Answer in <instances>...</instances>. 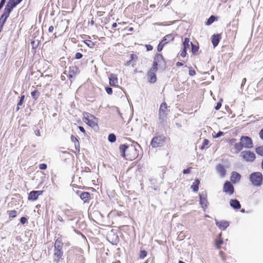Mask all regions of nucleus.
<instances>
[{"mask_svg": "<svg viewBox=\"0 0 263 263\" xmlns=\"http://www.w3.org/2000/svg\"><path fill=\"white\" fill-rule=\"evenodd\" d=\"M253 146L252 140L248 136H242L240 139V142L234 145V149L236 153L240 152L242 148H250Z\"/></svg>", "mask_w": 263, "mask_h": 263, "instance_id": "1", "label": "nucleus"}, {"mask_svg": "<svg viewBox=\"0 0 263 263\" xmlns=\"http://www.w3.org/2000/svg\"><path fill=\"white\" fill-rule=\"evenodd\" d=\"M119 150L120 155L123 157H125V153L126 151L130 152L132 153V156H130L128 159H135L138 156L136 148L135 147H133L132 146H128L125 144H122L120 146Z\"/></svg>", "mask_w": 263, "mask_h": 263, "instance_id": "2", "label": "nucleus"}, {"mask_svg": "<svg viewBox=\"0 0 263 263\" xmlns=\"http://www.w3.org/2000/svg\"><path fill=\"white\" fill-rule=\"evenodd\" d=\"M158 70V64L156 62H154L152 67L147 73V80L151 83H154L157 80L156 72Z\"/></svg>", "mask_w": 263, "mask_h": 263, "instance_id": "3", "label": "nucleus"}, {"mask_svg": "<svg viewBox=\"0 0 263 263\" xmlns=\"http://www.w3.org/2000/svg\"><path fill=\"white\" fill-rule=\"evenodd\" d=\"M250 180L252 184L255 186H260L262 181V176L260 172H255L250 175Z\"/></svg>", "mask_w": 263, "mask_h": 263, "instance_id": "4", "label": "nucleus"}, {"mask_svg": "<svg viewBox=\"0 0 263 263\" xmlns=\"http://www.w3.org/2000/svg\"><path fill=\"white\" fill-rule=\"evenodd\" d=\"M83 121L90 127H94L97 124L98 119L93 115L85 112L84 114Z\"/></svg>", "mask_w": 263, "mask_h": 263, "instance_id": "5", "label": "nucleus"}, {"mask_svg": "<svg viewBox=\"0 0 263 263\" xmlns=\"http://www.w3.org/2000/svg\"><path fill=\"white\" fill-rule=\"evenodd\" d=\"M165 140V137L162 135L157 136L153 138L151 141V145L153 147L156 148L162 146Z\"/></svg>", "mask_w": 263, "mask_h": 263, "instance_id": "6", "label": "nucleus"}, {"mask_svg": "<svg viewBox=\"0 0 263 263\" xmlns=\"http://www.w3.org/2000/svg\"><path fill=\"white\" fill-rule=\"evenodd\" d=\"M167 105L165 102H163L161 104L159 110V118L162 121H163L167 115Z\"/></svg>", "mask_w": 263, "mask_h": 263, "instance_id": "7", "label": "nucleus"}, {"mask_svg": "<svg viewBox=\"0 0 263 263\" xmlns=\"http://www.w3.org/2000/svg\"><path fill=\"white\" fill-rule=\"evenodd\" d=\"M14 7H15L14 4H12L9 1H8L4 9V13L1 16V17L7 20Z\"/></svg>", "mask_w": 263, "mask_h": 263, "instance_id": "8", "label": "nucleus"}, {"mask_svg": "<svg viewBox=\"0 0 263 263\" xmlns=\"http://www.w3.org/2000/svg\"><path fill=\"white\" fill-rule=\"evenodd\" d=\"M240 156L247 161L252 162L255 159V154L250 151H242L240 154Z\"/></svg>", "mask_w": 263, "mask_h": 263, "instance_id": "9", "label": "nucleus"}, {"mask_svg": "<svg viewBox=\"0 0 263 263\" xmlns=\"http://www.w3.org/2000/svg\"><path fill=\"white\" fill-rule=\"evenodd\" d=\"M234 187L229 181H226L223 185V191L227 194L231 195L234 193Z\"/></svg>", "mask_w": 263, "mask_h": 263, "instance_id": "10", "label": "nucleus"}, {"mask_svg": "<svg viewBox=\"0 0 263 263\" xmlns=\"http://www.w3.org/2000/svg\"><path fill=\"white\" fill-rule=\"evenodd\" d=\"M79 72L80 70L78 67L76 66L70 67L68 77L69 79L71 80L72 78L75 77Z\"/></svg>", "mask_w": 263, "mask_h": 263, "instance_id": "11", "label": "nucleus"}, {"mask_svg": "<svg viewBox=\"0 0 263 263\" xmlns=\"http://www.w3.org/2000/svg\"><path fill=\"white\" fill-rule=\"evenodd\" d=\"M200 204L203 210L205 211L208 204V201L206 199V195L205 194H200Z\"/></svg>", "mask_w": 263, "mask_h": 263, "instance_id": "12", "label": "nucleus"}, {"mask_svg": "<svg viewBox=\"0 0 263 263\" xmlns=\"http://www.w3.org/2000/svg\"><path fill=\"white\" fill-rule=\"evenodd\" d=\"M63 252L62 250L54 249V260L58 263L63 256Z\"/></svg>", "mask_w": 263, "mask_h": 263, "instance_id": "13", "label": "nucleus"}, {"mask_svg": "<svg viewBox=\"0 0 263 263\" xmlns=\"http://www.w3.org/2000/svg\"><path fill=\"white\" fill-rule=\"evenodd\" d=\"M240 178L241 176L239 173L236 172H233L231 173L230 180L233 183H236L239 181Z\"/></svg>", "mask_w": 263, "mask_h": 263, "instance_id": "14", "label": "nucleus"}, {"mask_svg": "<svg viewBox=\"0 0 263 263\" xmlns=\"http://www.w3.org/2000/svg\"><path fill=\"white\" fill-rule=\"evenodd\" d=\"M109 84L111 86H117L118 84V79L117 76L114 73L110 74L109 77Z\"/></svg>", "mask_w": 263, "mask_h": 263, "instance_id": "15", "label": "nucleus"}, {"mask_svg": "<svg viewBox=\"0 0 263 263\" xmlns=\"http://www.w3.org/2000/svg\"><path fill=\"white\" fill-rule=\"evenodd\" d=\"M216 171L220 174V176L223 177L226 174V170L224 166L221 164H219L216 166Z\"/></svg>", "mask_w": 263, "mask_h": 263, "instance_id": "16", "label": "nucleus"}, {"mask_svg": "<svg viewBox=\"0 0 263 263\" xmlns=\"http://www.w3.org/2000/svg\"><path fill=\"white\" fill-rule=\"evenodd\" d=\"M216 225L221 230H224L229 226V223L227 221H221L220 222L215 220Z\"/></svg>", "mask_w": 263, "mask_h": 263, "instance_id": "17", "label": "nucleus"}, {"mask_svg": "<svg viewBox=\"0 0 263 263\" xmlns=\"http://www.w3.org/2000/svg\"><path fill=\"white\" fill-rule=\"evenodd\" d=\"M42 192L37 191H32L30 193L28 197V199L29 200H35L37 199L39 195L41 194Z\"/></svg>", "mask_w": 263, "mask_h": 263, "instance_id": "18", "label": "nucleus"}, {"mask_svg": "<svg viewBox=\"0 0 263 263\" xmlns=\"http://www.w3.org/2000/svg\"><path fill=\"white\" fill-rule=\"evenodd\" d=\"M230 204L234 209H239L241 207L239 201L236 199H231L230 200Z\"/></svg>", "mask_w": 263, "mask_h": 263, "instance_id": "19", "label": "nucleus"}, {"mask_svg": "<svg viewBox=\"0 0 263 263\" xmlns=\"http://www.w3.org/2000/svg\"><path fill=\"white\" fill-rule=\"evenodd\" d=\"M63 243L61 238H58L55 240L54 243V249L62 250Z\"/></svg>", "mask_w": 263, "mask_h": 263, "instance_id": "20", "label": "nucleus"}, {"mask_svg": "<svg viewBox=\"0 0 263 263\" xmlns=\"http://www.w3.org/2000/svg\"><path fill=\"white\" fill-rule=\"evenodd\" d=\"M174 39V36L173 34H169L165 36L163 40L162 41L163 43H165V44L167 43L173 41Z\"/></svg>", "mask_w": 263, "mask_h": 263, "instance_id": "21", "label": "nucleus"}, {"mask_svg": "<svg viewBox=\"0 0 263 263\" xmlns=\"http://www.w3.org/2000/svg\"><path fill=\"white\" fill-rule=\"evenodd\" d=\"M219 35L218 34L213 35L212 42L214 47L218 45L219 42Z\"/></svg>", "mask_w": 263, "mask_h": 263, "instance_id": "22", "label": "nucleus"}, {"mask_svg": "<svg viewBox=\"0 0 263 263\" xmlns=\"http://www.w3.org/2000/svg\"><path fill=\"white\" fill-rule=\"evenodd\" d=\"M193 43L190 41L189 38H185L184 41L183 43V49L187 50L190 48V46L192 45Z\"/></svg>", "mask_w": 263, "mask_h": 263, "instance_id": "23", "label": "nucleus"}, {"mask_svg": "<svg viewBox=\"0 0 263 263\" xmlns=\"http://www.w3.org/2000/svg\"><path fill=\"white\" fill-rule=\"evenodd\" d=\"M81 199L86 202L90 198V194L88 192H83L80 195Z\"/></svg>", "mask_w": 263, "mask_h": 263, "instance_id": "24", "label": "nucleus"}, {"mask_svg": "<svg viewBox=\"0 0 263 263\" xmlns=\"http://www.w3.org/2000/svg\"><path fill=\"white\" fill-rule=\"evenodd\" d=\"M199 183H200V181L198 179H196L195 180V181L192 185L191 188L194 192L198 191V189H199L198 185H199Z\"/></svg>", "mask_w": 263, "mask_h": 263, "instance_id": "25", "label": "nucleus"}, {"mask_svg": "<svg viewBox=\"0 0 263 263\" xmlns=\"http://www.w3.org/2000/svg\"><path fill=\"white\" fill-rule=\"evenodd\" d=\"M136 56L134 54H130V60H129L128 61H127L126 63H125V65L126 66H129L130 65V64L132 65V66L134 67V65L136 64L135 63V62H133V61L134 60L135 58H136Z\"/></svg>", "mask_w": 263, "mask_h": 263, "instance_id": "26", "label": "nucleus"}, {"mask_svg": "<svg viewBox=\"0 0 263 263\" xmlns=\"http://www.w3.org/2000/svg\"><path fill=\"white\" fill-rule=\"evenodd\" d=\"M108 139L109 142H114L116 140V136L113 134H110L108 136Z\"/></svg>", "mask_w": 263, "mask_h": 263, "instance_id": "27", "label": "nucleus"}, {"mask_svg": "<svg viewBox=\"0 0 263 263\" xmlns=\"http://www.w3.org/2000/svg\"><path fill=\"white\" fill-rule=\"evenodd\" d=\"M215 20V17L214 16H213V15H212L208 20V21L206 22L205 24L206 25H210L211 24H212L214 22Z\"/></svg>", "mask_w": 263, "mask_h": 263, "instance_id": "28", "label": "nucleus"}, {"mask_svg": "<svg viewBox=\"0 0 263 263\" xmlns=\"http://www.w3.org/2000/svg\"><path fill=\"white\" fill-rule=\"evenodd\" d=\"M223 241L221 238L218 239L215 241V245L218 249L220 248L221 245L223 243Z\"/></svg>", "mask_w": 263, "mask_h": 263, "instance_id": "29", "label": "nucleus"}, {"mask_svg": "<svg viewBox=\"0 0 263 263\" xmlns=\"http://www.w3.org/2000/svg\"><path fill=\"white\" fill-rule=\"evenodd\" d=\"M256 152L258 155L263 156V146H259L256 148Z\"/></svg>", "mask_w": 263, "mask_h": 263, "instance_id": "30", "label": "nucleus"}, {"mask_svg": "<svg viewBox=\"0 0 263 263\" xmlns=\"http://www.w3.org/2000/svg\"><path fill=\"white\" fill-rule=\"evenodd\" d=\"M9 216L11 218H14L16 216V211L15 210H12L8 212Z\"/></svg>", "mask_w": 263, "mask_h": 263, "instance_id": "31", "label": "nucleus"}, {"mask_svg": "<svg viewBox=\"0 0 263 263\" xmlns=\"http://www.w3.org/2000/svg\"><path fill=\"white\" fill-rule=\"evenodd\" d=\"M31 96L32 97V98L33 99H34L35 100H36L37 99V98L39 97V92H37V90H35L31 92Z\"/></svg>", "mask_w": 263, "mask_h": 263, "instance_id": "32", "label": "nucleus"}, {"mask_svg": "<svg viewBox=\"0 0 263 263\" xmlns=\"http://www.w3.org/2000/svg\"><path fill=\"white\" fill-rule=\"evenodd\" d=\"M162 59L163 57L161 54H157L156 55L154 62H156L158 63V62H159L161 60H162Z\"/></svg>", "mask_w": 263, "mask_h": 263, "instance_id": "33", "label": "nucleus"}, {"mask_svg": "<svg viewBox=\"0 0 263 263\" xmlns=\"http://www.w3.org/2000/svg\"><path fill=\"white\" fill-rule=\"evenodd\" d=\"M199 47L193 44L192 45V52L194 54H196L198 51Z\"/></svg>", "mask_w": 263, "mask_h": 263, "instance_id": "34", "label": "nucleus"}, {"mask_svg": "<svg viewBox=\"0 0 263 263\" xmlns=\"http://www.w3.org/2000/svg\"><path fill=\"white\" fill-rule=\"evenodd\" d=\"M165 45V43H163V42H161L159 43L158 46V48H157V50L159 52H160L162 51L163 48V46Z\"/></svg>", "mask_w": 263, "mask_h": 263, "instance_id": "35", "label": "nucleus"}, {"mask_svg": "<svg viewBox=\"0 0 263 263\" xmlns=\"http://www.w3.org/2000/svg\"><path fill=\"white\" fill-rule=\"evenodd\" d=\"M146 255H147L146 251H145L144 250H142L140 252L139 257L140 258L143 259L146 256Z\"/></svg>", "mask_w": 263, "mask_h": 263, "instance_id": "36", "label": "nucleus"}, {"mask_svg": "<svg viewBox=\"0 0 263 263\" xmlns=\"http://www.w3.org/2000/svg\"><path fill=\"white\" fill-rule=\"evenodd\" d=\"M24 98H25V96H21V97L20 98V100L19 102L17 103V106H21L23 104L24 100ZM18 109H19V107H17V110H18Z\"/></svg>", "mask_w": 263, "mask_h": 263, "instance_id": "37", "label": "nucleus"}, {"mask_svg": "<svg viewBox=\"0 0 263 263\" xmlns=\"http://www.w3.org/2000/svg\"><path fill=\"white\" fill-rule=\"evenodd\" d=\"M23 0H9L11 3H14L15 7L19 3H20Z\"/></svg>", "mask_w": 263, "mask_h": 263, "instance_id": "38", "label": "nucleus"}, {"mask_svg": "<svg viewBox=\"0 0 263 263\" xmlns=\"http://www.w3.org/2000/svg\"><path fill=\"white\" fill-rule=\"evenodd\" d=\"M6 21V20H5L3 18H2L1 17V18H0V28H3V25H4Z\"/></svg>", "mask_w": 263, "mask_h": 263, "instance_id": "39", "label": "nucleus"}, {"mask_svg": "<svg viewBox=\"0 0 263 263\" xmlns=\"http://www.w3.org/2000/svg\"><path fill=\"white\" fill-rule=\"evenodd\" d=\"M39 168L41 170H46L47 168V165L45 163H42L39 165Z\"/></svg>", "mask_w": 263, "mask_h": 263, "instance_id": "40", "label": "nucleus"}, {"mask_svg": "<svg viewBox=\"0 0 263 263\" xmlns=\"http://www.w3.org/2000/svg\"><path fill=\"white\" fill-rule=\"evenodd\" d=\"M105 90H106V92H107L108 95H111V94H112V88H110V87H106V88H105Z\"/></svg>", "mask_w": 263, "mask_h": 263, "instance_id": "41", "label": "nucleus"}, {"mask_svg": "<svg viewBox=\"0 0 263 263\" xmlns=\"http://www.w3.org/2000/svg\"><path fill=\"white\" fill-rule=\"evenodd\" d=\"M83 54L81 53L77 52L75 55V58L76 59H80L82 58Z\"/></svg>", "mask_w": 263, "mask_h": 263, "instance_id": "42", "label": "nucleus"}, {"mask_svg": "<svg viewBox=\"0 0 263 263\" xmlns=\"http://www.w3.org/2000/svg\"><path fill=\"white\" fill-rule=\"evenodd\" d=\"M209 141L208 140L204 139L203 141V145L201 146V148H202V149L205 146L208 145L209 144Z\"/></svg>", "mask_w": 263, "mask_h": 263, "instance_id": "43", "label": "nucleus"}, {"mask_svg": "<svg viewBox=\"0 0 263 263\" xmlns=\"http://www.w3.org/2000/svg\"><path fill=\"white\" fill-rule=\"evenodd\" d=\"M186 50H187L183 49L182 50V51L181 52L180 55L182 57L184 58V57H185L186 56Z\"/></svg>", "mask_w": 263, "mask_h": 263, "instance_id": "44", "label": "nucleus"}, {"mask_svg": "<svg viewBox=\"0 0 263 263\" xmlns=\"http://www.w3.org/2000/svg\"><path fill=\"white\" fill-rule=\"evenodd\" d=\"M27 221V219L25 217H22L20 219V222L22 224H25Z\"/></svg>", "mask_w": 263, "mask_h": 263, "instance_id": "45", "label": "nucleus"}, {"mask_svg": "<svg viewBox=\"0 0 263 263\" xmlns=\"http://www.w3.org/2000/svg\"><path fill=\"white\" fill-rule=\"evenodd\" d=\"M221 103L220 102H218L216 105V106L215 107V109L216 110H218L220 109V108L221 107Z\"/></svg>", "mask_w": 263, "mask_h": 263, "instance_id": "46", "label": "nucleus"}, {"mask_svg": "<svg viewBox=\"0 0 263 263\" xmlns=\"http://www.w3.org/2000/svg\"><path fill=\"white\" fill-rule=\"evenodd\" d=\"M88 43L86 42L85 43L90 47H92V46L94 45V44L93 42H92L91 41H88Z\"/></svg>", "mask_w": 263, "mask_h": 263, "instance_id": "47", "label": "nucleus"}, {"mask_svg": "<svg viewBox=\"0 0 263 263\" xmlns=\"http://www.w3.org/2000/svg\"><path fill=\"white\" fill-rule=\"evenodd\" d=\"M196 72L194 70L192 69H190L189 70V74L190 76H194Z\"/></svg>", "mask_w": 263, "mask_h": 263, "instance_id": "48", "label": "nucleus"}, {"mask_svg": "<svg viewBox=\"0 0 263 263\" xmlns=\"http://www.w3.org/2000/svg\"><path fill=\"white\" fill-rule=\"evenodd\" d=\"M145 47L147 51H151L153 50V46L151 45H146Z\"/></svg>", "mask_w": 263, "mask_h": 263, "instance_id": "49", "label": "nucleus"}, {"mask_svg": "<svg viewBox=\"0 0 263 263\" xmlns=\"http://www.w3.org/2000/svg\"><path fill=\"white\" fill-rule=\"evenodd\" d=\"M223 133L222 132H219L216 135V136H214V137L215 138H218V137H219L220 136H221L222 135H223Z\"/></svg>", "mask_w": 263, "mask_h": 263, "instance_id": "50", "label": "nucleus"}, {"mask_svg": "<svg viewBox=\"0 0 263 263\" xmlns=\"http://www.w3.org/2000/svg\"><path fill=\"white\" fill-rule=\"evenodd\" d=\"M6 0H2L0 3V10L3 8L4 6Z\"/></svg>", "mask_w": 263, "mask_h": 263, "instance_id": "51", "label": "nucleus"}, {"mask_svg": "<svg viewBox=\"0 0 263 263\" xmlns=\"http://www.w3.org/2000/svg\"><path fill=\"white\" fill-rule=\"evenodd\" d=\"M190 172V168H187V169H185L183 170V174H188Z\"/></svg>", "mask_w": 263, "mask_h": 263, "instance_id": "52", "label": "nucleus"}, {"mask_svg": "<svg viewBox=\"0 0 263 263\" xmlns=\"http://www.w3.org/2000/svg\"><path fill=\"white\" fill-rule=\"evenodd\" d=\"M260 138L263 140V129H261L259 132Z\"/></svg>", "mask_w": 263, "mask_h": 263, "instance_id": "53", "label": "nucleus"}, {"mask_svg": "<svg viewBox=\"0 0 263 263\" xmlns=\"http://www.w3.org/2000/svg\"><path fill=\"white\" fill-rule=\"evenodd\" d=\"M53 29H54L53 27L52 26H50V27H49V28H48V31H49V32H53Z\"/></svg>", "mask_w": 263, "mask_h": 263, "instance_id": "54", "label": "nucleus"}, {"mask_svg": "<svg viewBox=\"0 0 263 263\" xmlns=\"http://www.w3.org/2000/svg\"><path fill=\"white\" fill-rule=\"evenodd\" d=\"M219 254H220L221 257L222 258V259L223 260H224L225 258L224 257V253L222 251H220V253H219Z\"/></svg>", "mask_w": 263, "mask_h": 263, "instance_id": "55", "label": "nucleus"}, {"mask_svg": "<svg viewBox=\"0 0 263 263\" xmlns=\"http://www.w3.org/2000/svg\"><path fill=\"white\" fill-rule=\"evenodd\" d=\"M183 65V64L182 62H178L176 63V65L177 66H182Z\"/></svg>", "mask_w": 263, "mask_h": 263, "instance_id": "56", "label": "nucleus"}, {"mask_svg": "<svg viewBox=\"0 0 263 263\" xmlns=\"http://www.w3.org/2000/svg\"><path fill=\"white\" fill-rule=\"evenodd\" d=\"M79 128L80 130L82 132H83V133L85 132V129L83 127L79 126Z\"/></svg>", "mask_w": 263, "mask_h": 263, "instance_id": "57", "label": "nucleus"}, {"mask_svg": "<svg viewBox=\"0 0 263 263\" xmlns=\"http://www.w3.org/2000/svg\"><path fill=\"white\" fill-rule=\"evenodd\" d=\"M246 78L243 79L242 81V83H241V87L243 85H245V84L246 83Z\"/></svg>", "mask_w": 263, "mask_h": 263, "instance_id": "58", "label": "nucleus"}, {"mask_svg": "<svg viewBox=\"0 0 263 263\" xmlns=\"http://www.w3.org/2000/svg\"><path fill=\"white\" fill-rule=\"evenodd\" d=\"M117 26V23H113V24H112L111 28H116Z\"/></svg>", "mask_w": 263, "mask_h": 263, "instance_id": "59", "label": "nucleus"}, {"mask_svg": "<svg viewBox=\"0 0 263 263\" xmlns=\"http://www.w3.org/2000/svg\"><path fill=\"white\" fill-rule=\"evenodd\" d=\"M58 220H59V221H60L61 222H62L63 221L62 217L61 216H59L58 217Z\"/></svg>", "mask_w": 263, "mask_h": 263, "instance_id": "60", "label": "nucleus"}, {"mask_svg": "<svg viewBox=\"0 0 263 263\" xmlns=\"http://www.w3.org/2000/svg\"><path fill=\"white\" fill-rule=\"evenodd\" d=\"M35 134L37 136H41L40 132L39 130L35 131Z\"/></svg>", "mask_w": 263, "mask_h": 263, "instance_id": "61", "label": "nucleus"}, {"mask_svg": "<svg viewBox=\"0 0 263 263\" xmlns=\"http://www.w3.org/2000/svg\"><path fill=\"white\" fill-rule=\"evenodd\" d=\"M221 235H222L221 233H220L218 235V239L221 238Z\"/></svg>", "mask_w": 263, "mask_h": 263, "instance_id": "62", "label": "nucleus"}, {"mask_svg": "<svg viewBox=\"0 0 263 263\" xmlns=\"http://www.w3.org/2000/svg\"><path fill=\"white\" fill-rule=\"evenodd\" d=\"M178 263H185L184 262L180 260Z\"/></svg>", "mask_w": 263, "mask_h": 263, "instance_id": "63", "label": "nucleus"}, {"mask_svg": "<svg viewBox=\"0 0 263 263\" xmlns=\"http://www.w3.org/2000/svg\"><path fill=\"white\" fill-rule=\"evenodd\" d=\"M261 166H262V170H263V159H262V161Z\"/></svg>", "mask_w": 263, "mask_h": 263, "instance_id": "64", "label": "nucleus"}]
</instances>
